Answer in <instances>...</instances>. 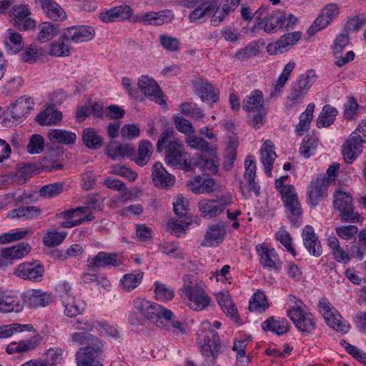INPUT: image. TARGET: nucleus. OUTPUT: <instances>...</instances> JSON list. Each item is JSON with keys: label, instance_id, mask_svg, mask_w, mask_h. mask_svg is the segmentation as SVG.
I'll list each match as a JSON object with an SVG mask.
<instances>
[{"label": "nucleus", "instance_id": "f257e3e1", "mask_svg": "<svg viewBox=\"0 0 366 366\" xmlns=\"http://www.w3.org/2000/svg\"><path fill=\"white\" fill-rule=\"evenodd\" d=\"M183 142L174 137L172 129H165L157 143V151L162 152L165 149V162L170 167H179L187 172L193 170L192 164L186 160L187 153Z\"/></svg>", "mask_w": 366, "mask_h": 366}, {"label": "nucleus", "instance_id": "f03ea898", "mask_svg": "<svg viewBox=\"0 0 366 366\" xmlns=\"http://www.w3.org/2000/svg\"><path fill=\"white\" fill-rule=\"evenodd\" d=\"M257 26L267 34L276 33L280 29H292L298 19L292 14L284 10L267 11L261 7L256 11Z\"/></svg>", "mask_w": 366, "mask_h": 366}, {"label": "nucleus", "instance_id": "7ed1b4c3", "mask_svg": "<svg viewBox=\"0 0 366 366\" xmlns=\"http://www.w3.org/2000/svg\"><path fill=\"white\" fill-rule=\"evenodd\" d=\"M164 307L144 298L137 297L132 301V311L128 315V321L132 325H143L145 320L157 325Z\"/></svg>", "mask_w": 366, "mask_h": 366}, {"label": "nucleus", "instance_id": "20e7f679", "mask_svg": "<svg viewBox=\"0 0 366 366\" xmlns=\"http://www.w3.org/2000/svg\"><path fill=\"white\" fill-rule=\"evenodd\" d=\"M202 326L204 330H208L205 335H199L198 339L201 352L206 357L204 366H214L216 358L220 352V340L217 332L211 329L209 322H203Z\"/></svg>", "mask_w": 366, "mask_h": 366}, {"label": "nucleus", "instance_id": "39448f33", "mask_svg": "<svg viewBox=\"0 0 366 366\" xmlns=\"http://www.w3.org/2000/svg\"><path fill=\"white\" fill-rule=\"evenodd\" d=\"M333 205L340 212V217L344 222H360L362 217L355 212L352 197L350 193L342 189H337L333 194Z\"/></svg>", "mask_w": 366, "mask_h": 366}, {"label": "nucleus", "instance_id": "423d86ee", "mask_svg": "<svg viewBox=\"0 0 366 366\" xmlns=\"http://www.w3.org/2000/svg\"><path fill=\"white\" fill-rule=\"evenodd\" d=\"M316 79L315 71L310 69L300 75L297 80L291 84L287 96V102L290 107L299 104L305 98Z\"/></svg>", "mask_w": 366, "mask_h": 366}, {"label": "nucleus", "instance_id": "0eeeda50", "mask_svg": "<svg viewBox=\"0 0 366 366\" xmlns=\"http://www.w3.org/2000/svg\"><path fill=\"white\" fill-rule=\"evenodd\" d=\"M233 197L227 193L215 199H202L199 202V210L204 218H214L222 214L233 203Z\"/></svg>", "mask_w": 366, "mask_h": 366}, {"label": "nucleus", "instance_id": "6e6552de", "mask_svg": "<svg viewBox=\"0 0 366 366\" xmlns=\"http://www.w3.org/2000/svg\"><path fill=\"white\" fill-rule=\"evenodd\" d=\"M302 302L295 300V306L287 310V316L292 320L297 330L304 333H311L316 328L312 315L305 312L300 307Z\"/></svg>", "mask_w": 366, "mask_h": 366}, {"label": "nucleus", "instance_id": "1a4fd4ad", "mask_svg": "<svg viewBox=\"0 0 366 366\" xmlns=\"http://www.w3.org/2000/svg\"><path fill=\"white\" fill-rule=\"evenodd\" d=\"M182 295L187 300V305L193 310L199 311L206 309L211 302V298L204 290L198 285L184 286Z\"/></svg>", "mask_w": 366, "mask_h": 366}, {"label": "nucleus", "instance_id": "9d476101", "mask_svg": "<svg viewBox=\"0 0 366 366\" xmlns=\"http://www.w3.org/2000/svg\"><path fill=\"white\" fill-rule=\"evenodd\" d=\"M34 100L27 95L19 97L6 111V119L15 124L21 123L34 107Z\"/></svg>", "mask_w": 366, "mask_h": 366}, {"label": "nucleus", "instance_id": "9b49d317", "mask_svg": "<svg viewBox=\"0 0 366 366\" xmlns=\"http://www.w3.org/2000/svg\"><path fill=\"white\" fill-rule=\"evenodd\" d=\"M318 307L320 312L331 328L342 333L348 332L349 326L341 322L340 315L326 298H321L319 300Z\"/></svg>", "mask_w": 366, "mask_h": 366}, {"label": "nucleus", "instance_id": "f8f14e48", "mask_svg": "<svg viewBox=\"0 0 366 366\" xmlns=\"http://www.w3.org/2000/svg\"><path fill=\"white\" fill-rule=\"evenodd\" d=\"M282 199L287 212L290 220L294 224H299V220L302 217V210L295 192V187L289 185L281 191Z\"/></svg>", "mask_w": 366, "mask_h": 366}, {"label": "nucleus", "instance_id": "ddd939ff", "mask_svg": "<svg viewBox=\"0 0 366 366\" xmlns=\"http://www.w3.org/2000/svg\"><path fill=\"white\" fill-rule=\"evenodd\" d=\"M30 9L27 5H14L10 10L13 25L20 31H27L36 26V21L30 17Z\"/></svg>", "mask_w": 366, "mask_h": 366}, {"label": "nucleus", "instance_id": "4468645a", "mask_svg": "<svg viewBox=\"0 0 366 366\" xmlns=\"http://www.w3.org/2000/svg\"><path fill=\"white\" fill-rule=\"evenodd\" d=\"M122 264V257L112 252H99L97 255L89 257L87 259V267L89 269L116 267Z\"/></svg>", "mask_w": 366, "mask_h": 366}, {"label": "nucleus", "instance_id": "2eb2a0df", "mask_svg": "<svg viewBox=\"0 0 366 366\" xmlns=\"http://www.w3.org/2000/svg\"><path fill=\"white\" fill-rule=\"evenodd\" d=\"M255 249L263 267L269 270H280L282 263L274 248L265 244H259L256 246Z\"/></svg>", "mask_w": 366, "mask_h": 366}, {"label": "nucleus", "instance_id": "dca6fc26", "mask_svg": "<svg viewBox=\"0 0 366 366\" xmlns=\"http://www.w3.org/2000/svg\"><path fill=\"white\" fill-rule=\"evenodd\" d=\"M44 273V267L38 262L21 263L14 270V274L16 277L33 282L41 281Z\"/></svg>", "mask_w": 366, "mask_h": 366}, {"label": "nucleus", "instance_id": "f3484780", "mask_svg": "<svg viewBox=\"0 0 366 366\" xmlns=\"http://www.w3.org/2000/svg\"><path fill=\"white\" fill-rule=\"evenodd\" d=\"M103 347H81L76 354L77 366H104L100 361Z\"/></svg>", "mask_w": 366, "mask_h": 366}, {"label": "nucleus", "instance_id": "a211bd4d", "mask_svg": "<svg viewBox=\"0 0 366 366\" xmlns=\"http://www.w3.org/2000/svg\"><path fill=\"white\" fill-rule=\"evenodd\" d=\"M330 179L325 176H321L311 181L307 187V197L310 203L316 206L319 201L327 195Z\"/></svg>", "mask_w": 366, "mask_h": 366}, {"label": "nucleus", "instance_id": "6ab92c4d", "mask_svg": "<svg viewBox=\"0 0 366 366\" xmlns=\"http://www.w3.org/2000/svg\"><path fill=\"white\" fill-rule=\"evenodd\" d=\"M365 143L356 133H352L342 146L344 160L347 164L352 163L362 152V144Z\"/></svg>", "mask_w": 366, "mask_h": 366}, {"label": "nucleus", "instance_id": "aec40b11", "mask_svg": "<svg viewBox=\"0 0 366 366\" xmlns=\"http://www.w3.org/2000/svg\"><path fill=\"white\" fill-rule=\"evenodd\" d=\"M338 14L339 9L336 4H330L325 6L322 10L321 14L308 29V34L313 35L318 31L324 29L337 16Z\"/></svg>", "mask_w": 366, "mask_h": 366}, {"label": "nucleus", "instance_id": "412c9836", "mask_svg": "<svg viewBox=\"0 0 366 366\" xmlns=\"http://www.w3.org/2000/svg\"><path fill=\"white\" fill-rule=\"evenodd\" d=\"M95 30L90 26H71L63 30V37L76 44L92 40Z\"/></svg>", "mask_w": 366, "mask_h": 366}, {"label": "nucleus", "instance_id": "4be33fe9", "mask_svg": "<svg viewBox=\"0 0 366 366\" xmlns=\"http://www.w3.org/2000/svg\"><path fill=\"white\" fill-rule=\"evenodd\" d=\"M138 86L145 97L159 104H165V101L162 98V92L157 83L152 78L147 76H141L138 81Z\"/></svg>", "mask_w": 366, "mask_h": 366}, {"label": "nucleus", "instance_id": "5701e85b", "mask_svg": "<svg viewBox=\"0 0 366 366\" xmlns=\"http://www.w3.org/2000/svg\"><path fill=\"white\" fill-rule=\"evenodd\" d=\"M133 10L127 4H121L99 13V18L104 23L125 21L132 16Z\"/></svg>", "mask_w": 366, "mask_h": 366}, {"label": "nucleus", "instance_id": "b1692460", "mask_svg": "<svg viewBox=\"0 0 366 366\" xmlns=\"http://www.w3.org/2000/svg\"><path fill=\"white\" fill-rule=\"evenodd\" d=\"M157 326L159 328L172 331L175 334H184L186 332V325L178 318L175 317L171 310L164 307Z\"/></svg>", "mask_w": 366, "mask_h": 366}, {"label": "nucleus", "instance_id": "393cba45", "mask_svg": "<svg viewBox=\"0 0 366 366\" xmlns=\"http://www.w3.org/2000/svg\"><path fill=\"white\" fill-rule=\"evenodd\" d=\"M303 244L310 255L320 257L322 255V249L320 241L315 232L314 228L310 225H306L302 232Z\"/></svg>", "mask_w": 366, "mask_h": 366}, {"label": "nucleus", "instance_id": "a878e982", "mask_svg": "<svg viewBox=\"0 0 366 366\" xmlns=\"http://www.w3.org/2000/svg\"><path fill=\"white\" fill-rule=\"evenodd\" d=\"M226 228L222 223H214L209 225L201 245L204 247H215L220 244L224 239Z\"/></svg>", "mask_w": 366, "mask_h": 366}, {"label": "nucleus", "instance_id": "bb28decb", "mask_svg": "<svg viewBox=\"0 0 366 366\" xmlns=\"http://www.w3.org/2000/svg\"><path fill=\"white\" fill-rule=\"evenodd\" d=\"M24 305L19 297L0 287V313L19 312Z\"/></svg>", "mask_w": 366, "mask_h": 366}, {"label": "nucleus", "instance_id": "cd10ccee", "mask_svg": "<svg viewBox=\"0 0 366 366\" xmlns=\"http://www.w3.org/2000/svg\"><path fill=\"white\" fill-rule=\"evenodd\" d=\"M195 93L203 102L215 103L219 100V91L207 80L199 79L194 82Z\"/></svg>", "mask_w": 366, "mask_h": 366}, {"label": "nucleus", "instance_id": "c85d7f7f", "mask_svg": "<svg viewBox=\"0 0 366 366\" xmlns=\"http://www.w3.org/2000/svg\"><path fill=\"white\" fill-rule=\"evenodd\" d=\"M152 177L154 185L159 188H169L175 182L174 176L170 174L159 162L154 164Z\"/></svg>", "mask_w": 366, "mask_h": 366}, {"label": "nucleus", "instance_id": "c756f323", "mask_svg": "<svg viewBox=\"0 0 366 366\" xmlns=\"http://www.w3.org/2000/svg\"><path fill=\"white\" fill-rule=\"evenodd\" d=\"M274 152V145L271 140L267 139L260 149V161L264 166L265 174L271 177L273 164L277 158Z\"/></svg>", "mask_w": 366, "mask_h": 366}, {"label": "nucleus", "instance_id": "7c9ffc66", "mask_svg": "<svg viewBox=\"0 0 366 366\" xmlns=\"http://www.w3.org/2000/svg\"><path fill=\"white\" fill-rule=\"evenodd\" d=\"M302 37V32L294 31L282 35L280 39L268 46V51L274 50V54H282L295 44Z\"/></svg>", "mask_w": 366, "mask_h": 366}, {"label": "nucleus", "instance_id": "2f4dec72", "mask_svg": "<svg viewBox=\"0 0 366 366\" xmlns=\"http://www.w3.org/2000/svg\"><path fill=\"white\" fill-rule=\"evenodd\" d=\"M135 149L132 144H120L116 141L110 142L106 148V154L113 160L120 157H130L134 154Z\"/></svg>", "mask_w": 366, "mask_h": 366}, {"label": "nucleus", "instance_id": "473e14b6", "mask_svg": "<svg viewBox=\"0 0 366 366\" xmlns=\"http://www.w3.org/2000/svg\"><path fill=\"white\" fill-rule=\"evenodd\" d=\"M189 163L192 164L193 170L198 168L205 175L214 174L218 170V164L214 158L209 159L202 155L192 157Z\"/></svg>", "mask_w": 366, "mask_h": 366}, {"label": "nucleus", "instance_id": "72a5a7b5", "mask_svg": "<svg viewBox=\"0 0 366 366\" xmlns=\"http://www.w3.org/2000/svg\"><path fill=\"white\" fill-rule=\"evenodd\" d=\"M25 302L30 307H45L51 301L49 294L41 290H31L25 295Z\"/></svg>", "mask_w": 366, "mask_h": 366}, {"label": "nucleus", "instance_id": "f704fd0d", "mask_svg": "<svg viewBox=\"0 0 366 366\" xmlns=\"http://www.w3.org/2000/svg\"><path fill=\"white\" fill-rule=\"evenodd\" d=\"M39 344V339L33 337L24 340L9 343L6 348V352L9 355L22 354L34 350Z\"/></svg>", "mask_w": 366, "mask_h": 366}, {"label": "nucleus", "instance_id": "c9c22d12", "mask_svg": "<svg viewBox=\"0 0 366 366\" xmlns=\"http://www.w3.org/2000/svg\"><path fill=\"white\" fill-rule=\"evenodd\" d=\"M242 108L247 112L263 111V109H266L262 92L259 89L253 90L243 100Z\"/></svg>", "mask_w": 366, "mask_h": 366}, {"label": "nucleus", "instance_id": "e433bc0d", "mask_svg": "<svg viewBox=\"0 0 366 366\" xmlns=\"http://www.w3.org/2000/svg\"><path fill=\"white\" fill-rule=\"evenodd\" d=\"M46 16L53 21H63L66 19V14L61 6L52 0H39Z\"/></svg>", "mask_w": 366, "mask_h": 366}, {"label": "nucleus", "instance_id": "4c0bfd02", "mask_svg": "<svg viewBox=\"0 0 366 366\" xmlns=\"http://www.w3.org/2000/svg\"><path fill=\"white\" fill-rule=\"evenodd\" d=\"M261 327L264 331H271L277 335H281L288 331L289 323L284 318L270 317L262 323Z\"/></svg>", "mask_w": 366, "mask_h": 366}, {"label": "nucleus", "instance_id": "58836bf2", "mask_svg": "<svg viewBox=\"0 0 366 366\" xmlns=\"http://www.w3.org/2000/svg\"><path fill=\"white\" fill-rule=\"evenodd\" d=\"M48 137L51 142L64 145L74 144L76 140V134L74 132L61 129H49Z\"/></svg>", "mask_w": 366, "mask_h": 366}, {"label": "nucleus", "instance_id": "ea45409f", "mask_svg": "<svg viewBox=\"0 0 366 366\" xmlns=\"http://www.w3.org/2000/svg\"><path fill=\"white\" fill-rule=\"evenodd\" d=\"M31 246L28 243H19L16 245L4 248L1 257L5 259H20L28 254L31 251Z\"/></svg>", "mask_w": 366, "mask_h": 366}, {"label": "nucleus", "instance_id": "a19ab883", "mask_svg": "<svg viewBox=\"0 0 366 366\" xmlns=\"http://www.w3.org/2000/svg\"><path fill=\"white\" fill-rule=\"evenodd\" d=\"M59 24L49 21L41 23L38 26L36 39L41 43H46L59 34Z\"/></svg>", "mask_w": 366, "mask_h": 366}, {"label": "nucleus", "instance_id": "79ce46f5", "mask_svg": "<svg viewBox=\"0 0 366 366\" xmlns=\"http://www.w3.org/2000/svg\"><path fill=\"white\" fill-rule=\"evenodd\" d=\"M295 67V63L294 61H290L285 65L282 74L279 76L275 85L271 89V98H277L281 95L282 89L288 81L290 74L294 70Z\"/></svg>", "mask_w": 366, "mask_h": 366}, {"label": "nucleus", "instance_id": "37998d69", "mask_svg": "<svg viewBox=\"0 0 366 366\" xmlns=\"http://www.w3.org/2000/svg\"><path fill=\"white\" fill-rule=\"evenodd\" d=\"M100 203L97 199H91L87 200L83 207L64 211L57 214L56 217H63L66 220L71 219L73 217L78 216L79 214H86L92 209H100Z\"/></svg>", "mask_w": 366, "mask_h": 366}, {"label": "nucleus", "instance_id": "c03bdc74", "mask_svg": "<svg viewBox=\"0 0 366 366\" xmlns=\"http://www.w3.org/2000/svg\"><path fill=\"white\" fill-rule=\"evenodd\" d=\"M61 303L64 307V315L69 317H74L82 313L86 307V303L80 299H76L74 296L64 297Z\"/></svg>", "mask_w": 366, "mask_h": 366}, {"label": "nucleus", "instance_id": "a18cd8bd", "mask_svg": "<svg viewBox=\"0 0 366 366\" xmlns=\"http://www.w3.org/2000/svg\"><path fill=\"white\" fill-rule=\"evenodd\" d=\"M71 340L74 343L85 345V347H97V350L99 347H104L103 342L100 339L82 330L71 334Z\"/></svg>", "mask_w": 366, "mask_h": 366}, {"label": "nucleus", "instance_id": "49530a36", "mask_svg": "<svg viewBox=\"0 0 366 366\" xmlns=\"http://www.w3.org/2000/svg\"><path fill=\"white\" fill-rule=\"evenodd\" d=\"M4 43L8 51L11 54H16L24 47L21 35L12 29L6 30Z\"/></svg>", "mask_w": 366, "mask_h": 366}, {"label": "nucleus", "instance_id": "de8ad7c7", "mask_svg": "<svg viewBox=\"0 0 366 366\" xmlns=\"http://www.w3.org/2000/svg\"><path fill=\"white\" fill-rule=\"evenodd\" d=\"M218 9V0H211L207 4L195 8L189 15L190 22H195L196 21L205 17L211 16L212 14Z\"/></svg>", "mask_w": 366, "mask_h": 366}, {"label": "nucleus", "instance_id": "09e8293b", "mask_svg": "<svg viewBox=\"0 0 366 366\" xmlns=\"http://www.w3.org/2000/svg\"><path fill=\"white\" fill-rule=\"evenodd\" d=\"M69 40L63 37V33L59 38L49 45L47 53L53 56H68L70 54Z\"/></svg>", "mask_w": 366, "mask_h": 366}, {"label": "nucleus", "instance_id": "8fccbe9b", "mask_svg": "<svg viewBox=\"0 0 366 366\" xmlns=\"http://www.w3.org/2000/svg\"><path fill=\"white\" fill-rule=\"evenodd\" d=\"M82 141L84 145L90 149H99L103 145V138L92 127L84 129Z\"/></svg>", "mask_w": 366, "mask_h": 366}, {"label": "nucleus", "instance_id": "3c124183", "mask_svg": "<svg viewBox=\"0 0 366 366\" xmlns=\"http://www.w3.org/2000/svg\"><path fill=\"white\" fill-rule=\"evenodd\" d=\"M144 273L136 270L123 275L120 280V286L125 292H131L137 287L142 281Z\"/></svg>", "mask_w": 366, "mask_h": 366}, {"label": "nucleus", "instance_id": "603ef678", "mask_svg": "<svg viewBox=\"0 0 366 366\" xmlns=\"http://www.w3.org/2000/svg\"><path fill=\"white\" fill-rule=\"evenodd\" d=\"M62 114L52 107H47L36 117V122L41 125H51L60 122Z\"/></svg>", "mask_w": 366, "mask_h": 366}, {"label": "nucleus", "instance_id": "864d4df0", "mask_svg": "<svg viewBox=\"0 0 366 366\" xmlns=\"http://www.w3.org/2000/svg\"><path fill=\"white\" fill-rule=\"evenodd\" d=\"M337 114L338 111L335 107L330 104L325 105L317 119V127L322 128L330 126L335 122Z\"/></svg>", "mask_w": 366, "mask_h": 366}, {"label": "nucleus", "instance_id": "5fc2aeb1", "mask_svg": "<svg viewBox=\"0 0 366 366\" xmlns=\"http://www.w3.org/2000/svg\"><path fill=\"white\" fill-rule=\"evenodd\" d=\"M319 139L313 135L305 136L300 147V154L305 159H308L315 153L316 148L318 145Z\"/></svg>", "mask_w": 366, "mask_h": 366}, {"label": "nucleus", "instance_id": "6e6d98bb", "mask_svg": "<svg viewBox=\"0 0 366 366\" xmlns=\"http://www.w3.org/2000/svg\"><path fill=\"white\" fill-rule=\"evenodd\" d=\"M104 184L111 189L122 192V194L117 197L118 199H123V202L131 199L132 192L127 188L125 184L121 180L108 177L104 180Z\"/></svg>", "mask_w": 366, "mask_h": 366}, {"label": "nucleus", "instance_id": "4d7b16f0", "mask_svg": "<svg viewBox=\"0 0 366 366\" xmlns=\"http://www.w3.org/2000/svg\"><path fill=\"white\" fill-rule=\"evenodd\" d=\"M153 147L149 141H141L138 149V156L135 159L136 164L141 167L146 165L150 159Z\"/></svg>", "mask_w": 366, "mask_h": 366}, {"label": "nucleus", "instance_id": "13d9d810", "mask_svg": "<svg viewBox=\"0 0 366 366\" xmlns=\"http://www.w3.org/2000/svg\"><path fill=\"white\" fill-rule=\"evenodd\" d=\"M179 110L183 114L191 117L195 121H203L202 119L204 117V113L195 103H182L179 105Z\"/></svg>", "mask_w": 366, "mask_h": 366}, {"label": "nucleus", "instance_id": "bf43d9fd", "mask_svg": "<svg viewBox=\"0 0 366 366\" xmlns=\"http://www.w3.org/2000/svg\"><path fill=\"white\" fill-rule=\"evenodd\" d=\"M269 307L266 296L262 292L254 293L252 299L249 301V309L251 312H262Z\"/></svg>", "mask_w": 366, "mask_h": 366}, {"label": "nucleus", "instance_id": "052dcab7", "mask_svg": "<svg viewBox=\"0 0 366 366\" xmlns=\"http://www.w3.org/2000/svg\"><path fill=\"white\" fill-rule=\"evenodd\" d=\"M259 52L258 42L252 41L244 48L238 50L234 54V58L239 61H244L257 55Z\"/></svg>", "mask_w": 366, "mask_h": 366}, {"label": "nucleus", "instance_id": "680f3d73", "mask_svg": "<svg viewBox=\"0 0 366 366\" xmlns=\"http://www.w3.org/2000/svg\"><path fill=\"white\" fill-rule=\"evenodd\" d=\"M66 236V232L49 230L43 237V243L46 247H55L62 243Z\"/></svg>", "mask_w": 366, "mask_h": 366}, {"label": "nucleus", "instance_id": "e2e57ef3", "mask_svg": "<svg viewBox=\"0 0 366 366\" xmlns=\"http://www.w3.org/2000/svg\"><path fill=\"white\" fill-rule=\"evenodd\" d=\"M43 51L41 46L31 44L21 54V59L25 62L33 63L43 56Z\"/></svg>", "mask_w": 366, "mask_h": 366}, {"label": "nucleus", "instance_id": "0e129e2a", "mask_svg": "<svg viewBox=\"0 0 366 366\" xmlns=\"http://www.w3.org/2000/svg\"><path fill=\"white\" fill-rule=\"evenodd\" d=\"M276 239L280 242L293 256L296 255L295 249L292 245L290 234L284 228L280 227L275 234Z\"/></svg>", "mask_w": 366, "mask_h": 366}, {"label": "nucleus", "instance_id": "69168bd1", "mask_svg": "<svg viewBox=\"0 0 366 366\" xmlns=\"http://www.w3.org/2000/svg\"><path fill=\"white\" fill-rule=\"evenodd\" d=\"M154 285V293L157 300L165 302L171 300L174 297V291L171 288L158 282H156Z\"/></svg>", "mask_w": 366, "mask_h": 366}, {"label": "nucleus", "instance_id": "338daca9", "mask_svg": "<svg viewBox=\"0 0 366 366\" xmlns=\"http://www.w3.org/2000/svg\"><path fill=\"white\" fill-rule=\"evenodd\" d=\"M360 106L354 97H350L344 106V117L347 120L355 119L359 114Z\"/></svg>", "mask_w": 366, "mask_h": 366}, {"label": "nucleus", "instance_id": "774afa93", "mask_svg": "<svg viewBox=\"0 0 366 366\" xmlns=\"http://www.w3.org/2000/svg\"><path fill=\"white\" fill-rule=\"evenodd\" d=\"M44 139L40 134L31 137L27 145V152L31 154H40L44 149Z\"/></svg>", "mask_w": 366, "mask_h": 366}]
</instances>
